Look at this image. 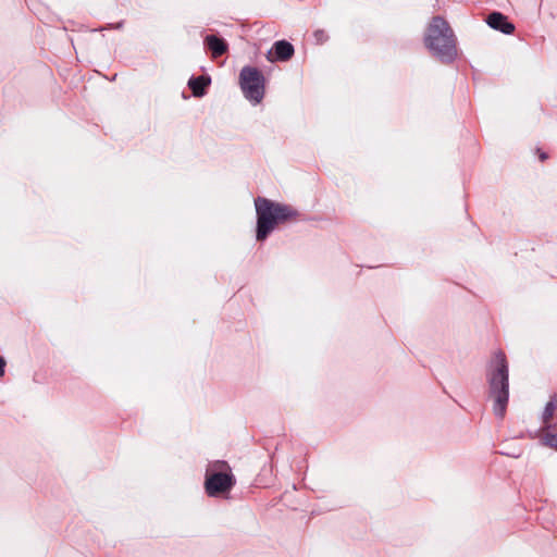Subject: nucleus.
I'll return each mask as SVG.
<instances>
[{
	"label": "nucleus",
	"mask_w": 557,
	"mask_h": 557,
	"mask_svg": "<svg viewBox=\"0 0 557 557\" xmlns=\"http://www.w3.org/2000/svg\"><path fill=\"white\" fill-rule=\"evenodd\" d=\"M257 213V240H264L278 225L295 222L300 213L292 206L258 197L255 200Z\"/></svg>",
	"instance_id": "1"
},
{
	"label": "nucleus",
	"mask_w": 557,
	"mask_h": 557,
	"mask_svg": "<svg viewBox=\"0 0 557 557\" xmlns=\"http://www.w3.org/2000/svg\"><path fill=\"white\" fill-rule=\"evenodd\" d=\"M425 47L443 62H451L457 55L453 29L442 16H434L424 36Z\"/></svg>",
	"instance_id": "2"
},
{
	"label": "nucleus",
	"mask_w": 557,
	"mask_h": 557,
	"mask_svg": "<svg viewBox=\"0 0 557 557\" xmlns=\"http://www.w3.org/2000/svg\"><path fill=\"white\" fill-rule=\"evenodd\" d=\"M487 380L490 393L494 399V412L503 418L509 399V373L506 356L503 351H496L491 361Z\"/></svg>",
	"instance_id": "3"
},
{
	"label": "nucleus",
	"mask_w": 557,
	"mask_h": 557,
	"mask_svg": "<svg viewBox=\"0 0 557 557\" xmlns=\"http://www.w3.org/2000/svg\"><path fill=\"white\" fill-rule=\"evenodd\" d=\"M236 480L226 461L218 460L209 465L206 471L205 490L208 496L218 497L228 493Z\"/></svg>",
	"instance_id": "4"
},
{
	"label": "nucleus",
	"mask_w": 557,
	"mask_h": 557,
	"mask_svg": "<svg viewBox=\"0 0 557 557\" xmlns=\"http://www.w3.org/2000/svg\"><path fill=\"white\" fill-rule=\"evenodd\" d=\"M239 85L245 98L251 103L258 104L262 101L265 79L257 67L244 66L239 73Z\"/></svg>",
	"instance_id": "5"
},
{
	"label": "nucleus",
	"mask_w": 557,
	"mask_h": 557,
	"mask_svg": "<svg viewBox=\"0 0 557 557\" xmlns=\"http://www.w3.org/2000/svg\"><path fill=\"white\" fill-rule=\"evenodd\" d=\"M486 23L493 29L499 30L506 35H510L515 32V25L500 12L491 13L486 18Z\"/></svg>",
	"instance_id": "6"
},
{
	"label": "nucleus",
	"mask_w": 557,
	"mask_h": 557,
	"mask_svg": "<svg viewBox=\"0 0 557 557\" xmlns=\"http://www.w3.org/2000/svg\"><path fill=\"white\" fill-rule=\"evenodd\" d=\"M274 58L272 57V51L268 53V59L270 61H287L294 55V47L286 40H278L273 46Z\"/></svg>",
	"instance_id": "7"
},
{
	"label": "nucleus",
	"mask_w": 557,
	"mask_h": 557,
	"mask_svg": "<svg viewBox=\"0 0 557 557\" xmlns=\"http://www.w3.org/2000/svg\"><path fill=\"white\" fill-rule=\"evenodd\" d=\"M205 42L207 47L210 49L212 58L214 59L221 57L227 50L226 42L214 35L207 36Z\"/></svg>",
	"instance_id": "8"
},
{
	"label": "nucleus",
	"mask_w": 557,
	"mask_h": 557,
	"mask_svg": "<svg viewBox=\"0 0 557 557\" xmlns=\"http://www.w3.org/2000/svg\"><path fill=\"white\" fill-rule=\"evenodd\" d=\"M209 84L210 78L206 76L191 77L188 82V86L195 97H202Z\"/></svg>",
	"instance_id": "9"
},
{
	"label": "nucleus",
	"mask_w": 557,
	"mask_h": 557,
	"mask_svg": "<svg viewBox=\"0 0 557 557\" xmlns=\"http://www.w3.org/2000/svg\"><path fill=\"white\" fill-rule=\"evenodd\" d=\"M543 424L544 428L549 429L552 425V421L557 418V397L554 396L546 404L545 409L543 411Z\"/></svg>",
	"instance_id": "10"
},
{
	"label": "nucleus",
	"mask_w": 557,
	"mask_h": 557,
	"mask_svg": "<svg viewBox=\"0 0 557 557\" xmlns=\"http://www.w3.org/2000/svg\"><path fill=\"white\" fill-rule=\"evenodd\" d=\"M543 443L546 446L557 449V432L556 433H552V432L545 433L543 435Z\"/></svg>",
	"instance_id": "11"
},
{
	"label": "nucleus",
	"mask_w": 557,
	"mask_h": 557,
	"mask_svg": "<svg viewBox=\"0 0 557 557\" xmlns=\"http://www.w3.org/2000/svg\"><path fill=\"white\" fill-rule=\"evenodd\" d=\"M313 37L318 44H323L327 39V35L323 29L315 30Z\"/></svg>",
	"instance_id": "12"
},
{
	"label": "nucleus",
	"mask_w": 557,
	"mask_h": 557,
	"mask_svg": "<svg viewBox=\"0 0 557 557\" xmlns=\"http://www.w3.org/2000/svg\"><path fill=\"white\" fill-rule=\"evenodd\" d=\"M7 362L2 356H0V377H2L5 373Z\"/></svg>",
	"instance_id": "13"
},
{
	"label": "nucleus",
	"mask_w": 557,
	"mask_h": 557,
	"mask_svg": "<svg viewBox=\"0 0 557 557\" xmlns=\"http://www.w3.org/2000/svg\"><path fill=\"white\" fill-rule=\"evenodd\" d=\"M537 153H539V158L542 162H544L548 158V154L546 152L542 151L541 149H537Z\"/></svg>",
	"instance_id": "14"
}]
</instances>
